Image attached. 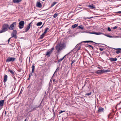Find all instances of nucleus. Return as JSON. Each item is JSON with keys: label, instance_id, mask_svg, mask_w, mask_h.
Segmentation results:
<instances>
[{"label": "nucleus", "instance_id": "32", "mask_svg": "<svg viewBox=\"0 0 121 121\" xmlns=\"http://www.w3.org/2000/svg\"><path fill=\"white\" fill-rule=\"evenodd\" d=\"M86 47H88L89 48L91 47L92 49H94V47H93L91 45H87V46H86Z\"/></svg>", "mask_w": 121, "mask_h": 121}, {"label": "nucleus", "instance_id": "59", "mask_svg": "<svg viewBox=\"0 0 121 121\" xmlns=\"http://www.w3.org/2000/svg\"><path fill=\"white\" fill-rule=\"evenodd\" d=\"M55 114H54L53 116L54 117L55 116Z\"/></svg>", "mask_w": 121, "mask_h": 121}, {"label": "nucleus", "instance_id": "62", "mask_svg": "<svg viewBox=\"0 0 121 121\" xmlns=\"http://www.w3.org/2000/svg\"><path fill=\"white\" fill-rule=\"evenodd\" d=\"M14 79H15V77H14Z\"/></svg>", "mask_w": 121, "mask_h": 121}, {"label": "nucleus", "instance_id": "48", "mask_svg": "<svg viewBox=\"0 0 121 121\" xmlns=\"http://www.w3.org/2000/svg\"><path fill=\"white\" fill-rule=\"evenodd\" d=\"M31 77V76L29 75V77L28 78V80H30V79Z\"/></svg>", "mask_w": 121, "mask_h": 121}, {"label": "nucleus", "instance_id": "64", "mask_svg": "<svg viewBox=\"0 0 121 121\" xmlns=\"http://www.w3.org/2000/svg\"><path fill=\"white\" fill-rule=\"evenodd\" d=\"M55 79H54L53 80V81H55Z\"/></svg>", "mask_w": 121, "mask_h": 121}, {"label": "nucleus", "instance_id": "27", "mask_svg": "<svg viewBox=\"0 0 121 121\" xmlns=\"http://www.w3.org/2000/svg\"><path fill=\"white\" fill-rule=\"evenodd\" d=\"M65 56L63 58H61L60 59H59L58 61V62H59L60 61H62L64 59L65 57Z\"/></svg>", "mask_w": 121, "mask_h": 121}, {"label": "nucleus", "instance_id": "11", "mask_svg": "<svg viewBox=\"0 0 121 121\" xmlns=\"http://www.w3.org/2000/svg\"><path fill=\"white\" fill-rule=\"evenodd\" d=\"M113 49L115 50H117V51L116 52V53L117 54H118L119 53H121V48H113Z\"/></svg>", "mask_w": 121, "mask_h": 121}, {"label": "nucleus", "instance_id": "49", "mask_svg": "<svg viewBox=\"0 0 121 121\" xmlns=\"http://www.w3.org/2000/svg\"><path fill=\"white\" fill-rule=\"evenodd\" d=\"M44 23L43 24V25H42V26L41 27H38V28H40V29L41 28L43 27V25H44Z\"/></svg>", "mask_w": 121, "mask_h": 121}, {"label": "nucleus", "instance_id": "47", "mask_svg": "<svg viewBox=\"0 0 121 121\" xmlns=\"http://www.w3.org/2000/svg\"><path fill=\"white\" fill-rule=\"evenodd\" d=\"M93 17H87L86 19H91V18H93Z\"/></svg>", "mask_w": 121, "mask_h": 121}, {"label": "nucleus", "instance_id": "61", "mask_svg": "<svg viewBox=\"0 0 121 121\" xmlns=\"http://www.w3.org/2000/svg\"><path fill=\"white\" fill-rule=\"evenodd\" d=\"M103 53H104V52H103L101 54H103Z\"/></svg>", "mask_w": 121, "mask_h": 121}, {"label": "nucleus", "instance_id": "44", "mask_svg": "<svg viewBox=\"0 0 121 121\" xmlns=\"http://www.w3.org/2000/svg\"><path fill=\"white\" fill-rule=\"evenodd\" d=\"M116 13H118L121 14V11H119L118 12H116Z\"/></svg>", "mask_w": 121, "mask_h": 121}, {"label": "nucleus", "instance_id": "10", "mask_svg": "<svg viewBox=\"0 0 121 121\" xmlns=\"http://www.w3.org/2000/svg\"><path fill=\"white\" fill-rule=\"evenodd\" d=\"M59 44H60V46L61 48V50L65 48L66 46V45L65 43L61 44L60 43Z\"/></svg>", "mask_w": 121, "mask_h": 121}, {"label": "nucleus", "instance_id": "22", "mask_svg": "<svg viewBox=\"0 0 121 121\" xmlns=\"http://www.w3.org/2000/svg\"><path fill=\"white\" fill-rule=\"evenodd\" d=\"M76 60L75 59H73V58H72V59L71 60V66L72 67V65L76 61Z\"/></svg>", "mask_w": 121, "mask_h": 121}, {"label": "nucleus", "instance_id": "52", "mask_svg": "<svg viewBox=\"0 0 121 121\" xmlns=\"http://www.w3.org/2000/svg\"><path fill=\"white\" fill-rule=\"evenodd\" d=\"M115 51L113 50L112 51V52L113 53H115Z\"/></svg>", "mask_w": 121, "mask_h": 121}, {"label": "nucleus", "instance_id": "37", "mask_svg": "<svg viewBox=\"0 0 121 121\" xmlns=\"http://www.w3.org/2000/svg\"><path fill=\"white\" fill-rule=\"evenodd\" d=\"M42 24V23L41 22H38V26L41 25Z\"/></svg>", "mask_w": 121, "mask_h": 121}, {"label": "nucleus", "instance_id": "60", "mask_svg": "<svg viewBox=\"0 0 121 121\" xmlns=\"http://www.w3.org/2000/svg\"><path fill=\"white\" fill-rule=\"evenodd\" d=\"M98 68L99 69H100V68L99 67H98Z\"/></svg>", "mask_w": 121, "mask_h": 121}, {"label": "nucleus", "instance_id": "23", "mask_svg": "<svg viewBox=\"0 0 121 121\" xmlns=\"http://www.w3.org/2000/svg\"><path fill=\"white\" fill-rule=\"evenodd\" d=\"M88 7L89 8H92L93 9L96 8L95 6L93 4L88 5Z\"/></svg>", "mask_w": 121, "mask_h": 121}, {"label": "nucleus", "instance_id": "3", "mask_svg": "<svg viewBox=\"0 0 121 121\" xmlns=\"http://www.w3.org/2000/svg\"><path fill=\"white\" fill-rule=\"evenodd\" d=\"M34 88L33 90L36 91H38V82L37 81L34 82Z\"/></svg>", "mask_w": 121, "mask_h": 121}, {"label": "nucleus", "instance_id": "5", "mask_svg": "<svg viewBox=\"0 0 121 121\" xmlns=\"http://www.w3.org/2000/svg\"><path fill=\"white\" fill-rule=\"evenodd\" d=\"M25 22L24 21H21L19 23V27L20 29H22L24 27Z\"/></svg>", "mask_w": 121, "mask_h": 121}, {"label": "nucleus", "instance_id": "9", "mask_svg": "<svg viewBox=\"0 0 121 121\" xmlns=\"http://www.w3.org/2000/svg\"><path fill=\"white\" fill-rule=\"evenodd\" d=\"M56 48L57 51H59L61 50V48L60 46V44H58L56 46Z\"/></svg>", "mask_w": 121, "mask_h": 121}, {"label": "nucleus", "instance_id": "46", "mask_svg": "<svg viewBox=\"0 0 121 121\" xmlns=\"http://www.w3.org/2000/svg\"><path fill=\"white\" fill-rule=\"evenodd\" d=\"M99 50L101 51H102L103 50V48H99Z\"/></svg>", "mask_w": 121, "mask_h": 121}, {"label": "nucleus", "instance_id": "54", "mask_svg": "<svg viewBox=\"0 0 121 121\" xmlns=\"http://www.w3.org/2000/svg\"><path fill=\"white\" fill-rule=\"evenodd\" d=\"M22 90H21V91H20V93L19 94H21V92H22Z\"/></svg>", "mask_w": 121, "mask_h": 121}, {"label": "nucleus", "instance_id": "24", "mask_svg": "<svg viewBox=\"0 0 121 121\" xmlns=\"http://www.w3.org/2000/svg\"><path fill=\"white\" fill-rule=\"evenodd\" d=\"M90 33L91 34H94L97 35H100L101 34V33L100 32L97 33L95 32H91Z\"/></svg>", "mask_w": 121, "mask_h": 121}, {"label": "nucleus", "instance_id": "19", "mask_svg": "<svg viewBox=\"0 0 121 121\" xmlns=\"http://www.w3.org/2000/svg\"><path fill=\"white\" fill-rule=\"evenodd\" d=\"M8 71H9L10 73L12 74L13 75H15V72L14 70H10L9 69Z\"/></svg>", "mask_w": 121, "mask_h": 121}, {"label": "nucleus", "instance_id": "55", "mask_svg": "<svg viewBox=\"0 0 121 121\" xmlns=\"http://www.w3.org/2000/svg\"><path fill=\"white\" fill-rule=\"evenodd\" d=\"M121 103V102L119 103V104H117V105H119V104H120Z\"/></svg>", "mask_w": 121, "mask_h": 121}, {"label": "nucleus", "instance_id": "45", "mask_svg": "<svg viewBox=\"0 0 121 121\" xmlns=\"http://www.w3.org/2000/svg\"><path fill=\"white\" fill-rule=\"evenodd\" d=\"M52 111H53V113H56V112H55L54 111V109L53 108L52 109Z\"/></svg>", "mask_w": 121, "mask_h": 121}, {"label": "nucleus", "instance_id": "25", "mask_svg": "<svg viewBox=\"0 0 121 121\" xmlns=\"http://www.w3.org/2000/svg\"><path fill=\"white\" fill-rule=\"evenodd\" d=\"M110 70L109 69L103 70V73H105L108 72H110Z\"/></svg>", "mask_w": 121, "mask_h": 121}, {"label": "nucleus", "instance_id": "31", "mask_svg": "<svg viewBox=\"0 0 121 121\" xmlns=\"http://www.w3.org/2000/svg\"><path fill=\"white\" fill-rule=\"evenodd\" d=\"M42 5L40 2H38V7L41 8L42 7Z\"/></svg>", "mask_w": 121, "mask_h": 121}, {"label": "nucleus", "instance_id": "36", "mask_svg": "<svg viewBox=\"0 0 121 121\" xmlns=\"http://www.w3.org/2000/svg\"><path fill=\"white\" fill-rule=\"evenodd\" d=\"M104 35L105 36H106L110 38H112V36L110 35H109L105 34Z\"/></svg>", "mask_w": 121, "mask_h": 121}, {"label": "nucleus", "instance_id": "39", "mask_svg": "<svg viewBox=\"0 0 121 121\" xmlns=\"http://www.w3.org/2000/svg\"><path fill=\"white\" fill-rule=\"evenodd\" d=\"M59 67H58L57 69H56V71H55V72H56L58 71V70H59Z\"/></svg>", "mask_w": 121, "mask_h": 121}, {"label": "nucleus", "instance_id": "34", "mask_svg": "<svg viewBox=\"0 0 121 121\" xmlns=\"http://www.w3.org/2000/svg\"><path fill=\"white\" fill-rule=\"evenodd\" d=\"M56 2H53L52 4L51 5V7H52L54 6L55 4H56Z\"/></svg>", "mask_w": 121, "mask_h": 121}, {"label": "nucleus", "instance_id": "18", "mask_svg": "<svg viewBox=\"0 0 121 121\" xmlns=\"http://www.w3.org/2000/svg\"><path fill=\"white\" fill-rule=\"evenodd\" d=\"M4 100H1L0 101V107L3 106L4 103Z\"/></svg>", "mask_w": 121, "mask_h": 121}, {"label": "nucleus", "instance_id": "41", "mask_svg": "<svg viewBox=\"0 0 121 121\" xmlns=\"http://www.w3.org/2000/svg\"><path fill=\"white\" fill-rule=\"evenodd\" d=\"M118 26H115L113 27V29H116L117 28Z\"/></svg>", "mask_w": 121, "mask_h": 121}, {"label": "nucleus", "instance_id": "16", "mask_svg": "<svg viewBox=\"0 0 121 121\" xmlns=\"http://www.w3.org/2000/svg\"><path fill=\"white\" fill-rule=\"evenodd\" d=\"M96 73L97 74H101L103 73V70H99L96 71Z\"/></svg>", "mask_w": 121, "mask_h": 121}, {"label": "nucleus", "instance_id": "28", "mask_svg": "<svg viewBox=\"0 0 121 121\" xmlns=\"http://www.w3.org/2000/svg\"><path fill=\"white\" fill-rule=\"evenodd\" d=\"M49 29V28H46L45 29V31L44 32V34H46L49 31H48V30Z\"/></svg>", "mask_w": 121, "mask_h": 121}, {"label": "nucleus", "instance_id": "38", "mask_svg": "<svg viewBox=\"0 0 121 121\" xmlns=\"http://www.w3.org/2000/svg\"><path fill=\"white\" fill-rule=\"evenodd\" d=\"M65 111H61L60 112L59 111L58 112L59 113H62L63 112H65Z\"/></svg>", "mask_w": 121, "mask_h": 121}, {"label": "nucleus", "instance_id": "42", "mask_svg": "<svg viewBox=\"0 0 121 121\" xmlns=\"http://www.w3.org/2000/svg\"><path fill=\"white\" fill-rule=\"evenodd\" d=\"M12 37L10 38H9V39H8V43H9V42L10 41V39L12 38Z\"/></svg>", "mask_w": 121, "mask_h": 121}, {"label": "nucleus", "instance_id": "17", "mask_svg": "<svg viewBox=\"0 0 121 121\" xmlns=\"http://www.w3.org/2000/svg\"><path fill=\"white\" fill-rule=\"evenodd\" d=\"M35 64H33L32 65L31 68H32V72H34L35 69Z\"/></svg>", "mask_w": 121, "mask_h": 121}, {"label": "nucleus", "instance_id": "30", "mask_svg": "<svg viewBox=\"0 0 121 121\" xmlns=\"http://www.w3.org/2000/svg\"><path fill=\"white\" fill-rule=\"evenodd\" d=\"M78 27L80 28L82 30H83L84 28V27L82 25H80L78 26Z\"/></svg>", "mask_w": 121, "mask_h": 121}, {"label": "nucleus", "instance_id": "8", "mask_svg": "<svg viewBox=\"0 0 121 121\" xmlns=\"http://www.w3.org/2000/svg\"><path fill=\"white\" fill-rule=\"evenodd\" d=\"M31 22L29 24L28 26L26 27H25V32H27L28 31V30H29V29H30V27L31 24Z\"/></svg>", "mask_w": 121, "mask_h": 121}, {"label": "nucleus", "instance_id": "14", "mask_svg": "<svg viewBox=\"0 0 121 121\" xmlns=\"http://www.w3.org/2000/svg\"><path fill=\"white\" fill-rule=\"evenodd\" d=\"M8 76L6 75H5L4 76L3 81L4 82H5L7 81Z\"/></svg>", "mask_w": 121, "mask_h": 121}, {"label": "nucleus", "instance_id": "63", "mask_svg": "<svg viewBox=\"0 0 121 121\" xmlns=\"http://www.w3.org/2000/svg\"><path fill=\"white\" fill-rule=\"evenodd\" d=\"M26 119H25V120L24 121H26Z\"/></svg>", "mask_w": 121, "mask_h": 121}, {"label": "nucleus", "instance_id": "43", "mask_svg": "<svg viewBox=\"0 0 121 121\" xmlns=\"http://www.w3.org/2000/svg\"><path fill=\"white\" fill-rule=\"evenodd\" d=\"M33 73L34 72H32V71L30 73L29 75H30V76H31L32 75V73Z\"/></svg>", "mask_w": 121, "mask_h": 121}, {"label": "nucleus", "instance_id": "50", "mask_svg": "<svg viewBox=\"0 0 121 121\" xmlns=\"http://www.w3.org/2000/svg\"><path fill=\"white\" fill-rule=\"evenodd\" d=\"M36 7H38V1H37L36 2Z\"/></svg>", "mask_w": 121, "mask_h": 121}, {"label": "nucleus", "instance_id": "29", "mask_svg": "<svg viewBox=\"0 0 121 121\" xmlns=\"http://www.w3.org/2000/svg\"><path fill=\"white\" fill-rule=\"evenodd\" d=\"M45 34H44V33L43 32L42 34L41 35L40 37V38L41 39H42L44 37V35Z\"/></svg>", "mask_w": 121, "mask_h": 121}, {"label": "nucleus", "instance_id": "2", "mask_svg": "<svg viewBox=\"0 0 121 121\" xmlns=\"http://www.w3.org/2000/svg\"><path fill=\"white\" fill-rule=\"evenodd\" d=\"M54 49L53 47L51 48L50 50H48L46 52L45 55L48 57H49Z\"/></svg>", "mask_w": 121, "mask_h": 121}, {"label": "nucleus", "instance_id": "56", "mask_svg": "<svg viewBox=\"0 0 121 121\" xmlns=\"http://www.w3.org/2000/svg\"><path fill=\"white\" fill-rule=\"evenodd\" d=\"M37 26H38V23H37L36 24Z\"/></svg>", "mask_w": 121, "mask_h": 121}, {"label": "nucleus", "instance_id": "4", "mask_svg": "<svg viewBox=\"0 0 121 121\" xmlns=\"http://www.w3.org/2000/svg\"><path fill=\"white\" fill-rule=\"evenodd\" d=\"M15 59L16 58L14 57H9L7 59L6 62H9L11 61L13 62L15 60Z\"/></svg>", "mask_w": 121, "mask_h": 121}, {"label": "nucleus", "instance_id": "21", "mask_svg": "<svg viewBox=\"0 0 121 121\" xmlns=\"http://www.w3.org/2000/svg\"><path fill=\"white\" fill-rule=\"evenodd\" d=\"M114 115V114H109L108 115V118H113Z\"/></svg>", "mask_w": 121, "mask_h": 121}, {"label": "nucleus", "instance_id": "7", "mask_svg": "<svg viewBox=\"0 0 121 121\" xmlns=\"http://www.w3.org/2000/svg\"><path fill=\"white\" fill-rule=\"evenodd\" d=\"M17 30H14L11 34V35L12 36V37H13L15 39H17Z\"/></svg>", "mask_w": 121, "mask_h": 121}, {"label": "nucleus", "instance_id": "1", "mask_svg": "<svg viewBox=\"0 0 121 121\" xmlns=\"http://www.w3.org/2000/svg\"><path fill=\"white\" fill-rule=\"evenodd\" d=\"M9 29V25L4 24L2 27V30H0V33L4 32Z\"/></svg>", "mask_w": 121, "mask_h": 121}, {"label": "nucleus", "instance_id": "12", "mask_svg": "<svg viewBox=\"0 0 121 121\" xmlns=\"http://www.w3.org/2000/svg\"><path fill=\"white\" fill-rule=\"evenodd\" d=\"M104 109L102 107H99L98 108V112H102L103 111Z\"/></svg>", "mask_w": 121, "mask_h": 121}, {"label": "nucleus", "instance_id": "40", "mask_svg": "<svg viewBox=\"0 0 121 121\" xmlns=\"http://www.w3.org/2000/svg\"><path fill=\"white\" fill-rule=\"evenodd\" d=\"M108 30L109 31H110L111 30L110 29V28L109 27H108Z\"/></svg>", "mask_w": 121, "mask_h": 121}, {"label": "nucleus", "instance_id": "53", "mask_svg": "<svg viewBox=\"0 0 121 121\" xmlns=\"http://www.w3.org/2000/svg\"><path fill=\"white\" fill-rule=\"evenodd\" d=\"M34 76L35 77H37V75H36V74H35V75H34Z\"/></svg>", "mask_w": 121, "mask_h": 121}, {"label": "nucleus", "instance_id": "13", "mask_svg": "<svg viewBox=\"0 0 121 121\" xmlns=\"http://www.w3.org/2000/svg\"><path fill=\"white\" fill-rule=\"evenodd\" d=\"M108 60L109 59H108ZM109 60L110 61H116L117 60V59L116 58H111L109 59Z\"/></svg>", "mask_w": 121, "mask_h": 121}, {"label": "nucleus", "instance_id": "6", "mask_svg": "<svg viewBox=\"0 0 121 121\" xmlns=\"http://www.w3.org/2000/svg\"><path fill=\"white\" fill-rule=\"evenodd\" d=\"M16 22H15L11 24L10 26H9V29L11 30L14 29L15 27V26L16 25Z\"/></svg>", "mask_w": 121, "mask_h": 121}, {"label": "nucleus", "instance_id": "35", "mask_svg": "<svg viewBox=\"0 0 121 121\" xmlns=\"http://www.w3.org/2000/svg\"><path fill=\"white\" fill-rule=\"evenodd\" d=\"M91 92H90L89 93H86L85 94V95H86L88 96H89V95H91Z\"/></svg>", "mask_w": 121, "mask_h": 121}, {"label": "nucleus", "instance_id": "15", "mask_svg": "<svg viewBox=\"0 0 121 121\" xmlns=\"http://www.w3.org/2000/svg\"><path fill=\"white\" fill-rule=\"evenodd\" d=\"M22 0H13V2L14 3H18L21 2Z\"/></svg>", "mask_w": 121, "mask_h": 121}, {"label": "nucleus", "instance_id": "58", "mask_svg": "<svg viewBox=\"0 0 121 121\" xmlns=\"http://www.w3.org/2000/svg\"><path fill=\"white\" fill-rule=\"evenodd\" d=\"M117 1H121V0H116Z\"/></svg>", "mask_w": 121, "mask_h": 121}, {"label": "nucleus", "instance_id": "51", "mask_svg": "<svg viewBox=\"0 0 121 121\" xmlns=\"http://www.w3.org/2000/svg\"><path fill=\"white\" fill-rule=\"evenodd\" d=\"M87 82H86V81H85V84H84V86L83 87H84L86 85V83Z\"/></svg>", "mask_w": 121, "mask_h": 121}, {"label": "nucleus", "instance_id": "33", "mask_svg": "<svg viewBox=\"0 0 121 121\" xmlns=\"http://www.w3.org/2000/svg\"><path fill=\"white\" fill-rule=\"evenodd\" d=\"M58 14L55 13V14L53 15V17L54 18H55L57 16H58Z\"/></svg>", "mask_w": 121, "mask_h": 121}, {"label": "nucleus", "instance_id": "57", "mask_svg": "<svg viewBox=\"0 0 121 121\" xmlns=\"http://www.w3.org/2000/svg\"><path fill=\"white\" fill-rule=\"evenodd\" d=\"M71 52H69L68 54H70L71 53Z\"/></svg>", "mask_w": 121, "mask_h": 121}, {"label": "nucleus", "instance_id": "26", "mask_svg": "<svg viewBox=\"0 0 121 121\" xmlns=\"http://www.w3.org/2000/svg\"><path fill=\"white\" fill-rule=\"evenodd\" d=\"M78 25V24H76L73 25L72 26V28H74L77 27Z\"/></svg>", "mask_w": 121, "mask_h": 121}, {"label": "nucleus", "instance_id": "20", "mask_svg": "<svg viewBox=\"0 0 121 121\" xmlns=\"http://www.w3.org/2000/svg\"><path fill=\"white\" fill-rule=\"evenodd\" d=\"M89 42H91V43H95V44H97L96 43H95L93 42V41H82L81 42V43H89Z\"/></svg>", "mask_w": 121, "mask_h": 121}]
</instances>
